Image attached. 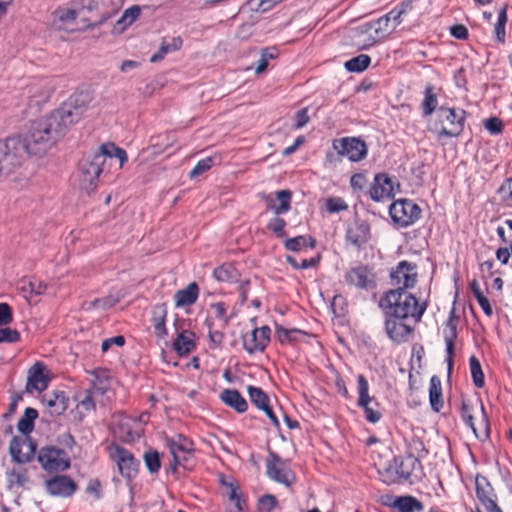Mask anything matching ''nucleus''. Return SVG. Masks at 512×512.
I'll return each instance as SVG.
<instances>
[{"label":"nucleus","mask_w":512,"mask_h":512,"mask_svg":"<svg viewBox=\"0 0 512 512\" xmlns=\"http://www.w3.org/2000/svg\"><path fill=\"white\" fill-rule=\"evenodd\" d=\"M60 117L51 112L47 117L31 123L25 136L9 137L0 141L11 159L12 172L20 167L29 155L45 154L68 130Z\"/></svg>","instance_id":"f257e3e1"},{"label":"nucleus","mask_w":512,"mask_h":512,"mask_svg":"<svg viewBox=\"0 0 512 512\" xmlns=\"http://www.w3.org/2000/svg\"><path fill=\"white\" fill-rule=\"evenodd\" d=\"M379 307L385 315V331L388 337L397 343L406 342L414 328L408 324V319L414 323L421 320L427 303H419L418 299L403 288L389 290L381 297Z\"/></svg>","instance_id":"f03ea898"},{"label":"nucleus","mask_w":512,"mask_h":512,"mask_svg":"<svg viewBox=\"0 0 512 512\" xmlns=\"http://www.w3.org/2000/svg\"><path fill=\"white\" fill-rule=\"evenodd\" d=\"M394 29L385 16L361 24L354 29L355 44L361 50L368 49L388 36Z\"/></svg>","instance_id":"7ed1b4c3"},{"label":"nucleus","mask_w":512,"mask_h":512,"mask_svg":"<svg viewBox=\"0 0 512 512\" xmlns=\"http://www.w3.org/2000/svg\"><path fill=\"white\" fill-rule=\"evenodd\" d=\"M106 161L101 149L89 154L79 163V185L87 193L95 191L98 187L100 175Z\"/></svg>","instance_id":"20e7f679"},{"label":"nucleus","mask_w":512,"mask_h":512,"mask_svg":"<svg viewBox=\"0 0 512 512\" xmlns=\"http://www.w3.org/2000/svg\"><path fill=\"white\" fill-rule=\"evenodd\" d=\"M465 114L464 110L441 106L437 113L440 127L437 128L436 123L435 128H430V130L436 134L439 140L443 137H458L464 130Z\"/></svg>","instance_id":"39448f33"},{"label":"nucleus","mask_w":512,"mask_h":512,"mask_svg":"<svg viewBox=\"0 0 512 512\" xmlns=\"http://www.w3.org/2000/svg\"><path fill=\"white\" fill-rule=\"evenodd\" d=\"M90 101L91 97L88 92H76L54 112L65 121V125L69 128L81 119Z\"/></svg>","instance_id":"423d86ee"},{"label":"nucleus","mask_w":512,"mask_h":512,"mask_svg":"<svg viewBox=\"0 0 512 512\" xmlns=\"http://www.w3.org/2000/svg\"><path fill=\"white\" fill-rule=\"evenodd\" d=\"M37 461L47 473L63 472L71 465L68 453L55 446L41 447L37 452Z\"/></svg>","instance_id":"0eeeda50"},{"label":"nucleus","mask_w":512,"mask_h":512,"mask_svg":"<svg viewBox=\"0 0 512 512\" xmlns=\"http://www.w3.org/2000/svg\"><path fill=\"white\" fill-rule=\"evenodd\" d=\"M389 214L398 227L404 228L412 225L420 218L421 209L411 200L400 199L390 205Z\"/></svg>","instance_id":"6e6552de"},{"label":"nucleus","mask_w":512,"mask_h":512,"mask_svg":"<svg viewBox=\"0 0 512 512\" xmlns=\"http://www.w3.org/2000/svg\"><path fill=\"white\" fill-rule=\"evenodd\" d=\"M265 464L266 474L270 479L287 487L295 482V475L288 461L282 459L277 453L269 451Z\"/></svg>","instance_id":"1a4fd4ad"},{"label":"nucleus","mask_w":512,"mask_h":512,"mask_svg":"<svg viewBox=\"0 0 512 512\" xmlns=\"http://www.w3.org/2000/svg\"><path fill=\"white\" fill-rule=\"evenodd\" d=\"M333 148L340 156H346L352 162L366 158L368 148L366 143L357 137H344L333 141Z\"/></svg>","instance_id":"9d476101"},{"label":"nucleus","mask_w":512,"mask_h":512,"mask_svg":"<svg viewBox=\"0 0 512 512\" xmlns=\"http://www.w3.org/2000/svg\"><path fill=\"white\" fill-rule=\"evenodd\" d=\"M9 452L14 462L24 464L36 453V443L29 436H14L10 441Z\"/></svg>","instance_id":"9b49d317"},{"label":"nucleus","mask_w":512,"mask_h":512,"mask_svg":"<svg viewBox=\"0 0 512 512\" xmlns=\"http://www.w3.org/2000/svg\"><path fill=\"white\" fill-rule=\"evenodd\" d=\"M394 181L385 173L375 175L370 185L369 195L375 202L390 200L394 197Z\"/></svg>","instance_id":"f8f14e48"},{"label":"nucleus","mask_w":512,"mask_h":512,"mask_svg":"<svg viewBox=\"0 0 512 512\" xmlns=\"http://www.w3.org/2000/svg\"><path fill=\"white\" fill-rule=\"evenodd\" d=\"M45 489L51 496L70 497L77 490L76 482L66 475H56L44 482Z\"/></svg>","instance_id":"ddd939ff"},{"label":"nucleus","mask_w":512,"mask_h":512,"mask_svg":"<svg viewBox=\"0 0 512 512\" xmlns=\"http://www.w3.org/2000/svg\"><path fill=\"white\" fill-rule=\"evenodd\" d=\"M111 457L117 463L120 474L126 478H132L138 471L139 462L127 449L116 445L111 452Z\"/></svg>","instance_id":"4468645a"},{"label":"nucleus","mask_w":512,"mask_h":512,"mask_svg":"<svg viewBox=\"0 0 512 512\" xmlns=\"http://www.w3.org/2000/svg\"><path fill=\"white\" fill-rule=\"evenodd\" d=\"M393 284L398 285V288H412L417 282L416 265L408 262L401 261L397 267L390 273Z\"/></svg>","instance_id":"2eb2a0df"},{"label":"nucleus","mask_w":512,"mask_h":512,"mask_svg":"<svg viewBox=\"0 0 512 512\" xmlns=\"http://www.w3.org/2000/svg\"><path fill=\"white\" fill-rule=\"evenodd\" d=\"M345 282L358 289L375 287V275L365 265H358L349 269L344 275Z\"/></svg>","instance_id":"dca6fc26"},{"label":"nucleus","mask_w":512,"mask_h":512,"mask_svg":"<svg viewBox=\"0 0 512 512\" xmlns=\"http://www.w3.org/2000/svg\"><path fill=\"white\" fill-rule=\"evenodd\" d=\"M166 445L173 456L174 469L177 465H182L187 461L193 451L192 442L183 435L167 439Z\"/></svg>","instance_id":"f3484780"},{"label":"nucleus","mask_w":512,"mask_h":512,"mask_svg":"<svg viewBox=\"0 0 512 512\" xmlns=\"http://www.w3.org/2000/svg\"><path fill=\"white\" fill-rule=\"evenodd\" d=\"M394 459L400 483L405 481L413 482V478H419L422 470V464L418 458L408 455L406 457H395Z\"/></svg>","instance_id":"a211bd4d"},{"label":"nucleus","mask_w":512,"mask_h":512,"mask_svg":"<svg viewBox=\"0 0 512 512\" xmlns=\"http://www.w3.org/2000/svg\"><path fill=\"white\" fill-rule=\"evenodd\" d=\"M476 496L487 512H501L495 501L494 489L488 479L477 475L475 479Z\"/></svg>","instance_id":"6ab92c4d"},{"label":"nucleus","mask_w":512,"mask_h":512,"mask_svg":"<svg viewBox=\"0 0 512 512\" xmlns=\"http://www.w3.org/2000/svg\"><path fill=\"white\" fill-rule=\"evenodd\" d=\"M271 330L268 326L254 328L250 334L243 336V347L252 354L256 351H264L270 341Z\"/></svg>","instance_id":"aec40b11"},{"label":"nucleus","mask_w":512,"mask_h":512,"mask_svg":"<svg viewBox=\"0 0 512 512\" xmlns=\"http://www.w3.org/2000/svg\"><path fill=\"white\" fill-rule=\"evenodd\" d=\"M480 409L482 413V419L480 421L479 427L475 426L473 415L471 414V407L468 403L462 402L461 405V416L464 423L471 428L476 438L483 440L488 437L489 432V424L488 417L486 415L484 406L480 403Z\"/></svg>","instance_id":"412c9836"},{"label":"nucleus","mask_w":512,"mask_h":512,"mask_svg":"<svg viewBox=\"0 0 512 512\" xmlns=\"http://www.w3.org/2000/svg\"><path fill=\"white\" fill-rule=\"evenodd\" d=\"M292 193L289 190H279L275 194L264 197L267 209L277 216L288 212L291 208Z\"/></svg>","instance_id":"4be33fe9"},{"label":"nucleus","mask_w":512,"mask_h":512,"mask_svg":"<svg viewBox=\"0 0 512 512\" xmlns=\"http://www.w3.org/2000/svg\"><path fill=\"white\" fill-rule=\"evenodd\" d=\"M45 365L41 362H36L28 371L26 391L32 393L33 391H44L49 383V378L44 374Z\"/></svg>","instance_id":"5701e85b"},{"label":"nucleus","mask_w":512,"mask_h":512,"mask_svg":"<svg viewBox=\"0 0 512 512\" xmlns=\"http://www.w3.org/2000/svg\"><path fill=\"white\" fill-rule=\"evenodd\" d=\"M370 239V227L365 221H355L346 231V241L361 249Z\"/></svg>","instance_id":"b1692460"},{"label":"nucleus","mask_w":512,"mask_h":512,"mask_svg":"<svg viewBox=\"0 0 512 512\" xmlns=\"http://www.w3.org/2000/svg\"><path fill=\"white\" fill-rule=\"evenodd\" d=\"M69 399L64 391H53L42 397V403L51 416H60L68 408Z\"/></svg>","instance_id":"393cba45"},{"label":"nucleus","mask_w":512,"mask_h":512,"mask_svg":"<svg viewBox=\"0 0 512 512\" xmlns=\"http://www.w3.org/2000/svg\"><path fill=\"white\" fill-rule=\"evenodd\" d=\"M458 337L457 326L455 323V313L454 310L450 312L449 318L446 322V328L444 329V340L446 344V353H447V363L449 371L452 369L453 365V355L455 348V341Z\"/></svg>","instance_id":"a878e982"},{"label":"nucleus","mask_w":512,"mask_h":512,"mask_svg":"<svg viewBox=\"0 0 512 512\" xmlns=\"http://www.w3.org/2000/svg\"><path fill=\"white\" fill-rule=\"evenodd\" d=\"M152 325L154 333L158 338H164L167 335L165 326L167 316V306L165 303H159L152 307Z\"/></svg>","instance_id":"bb28decb"},{"label":"nucleus","mask_w":512,"mask_h":512,"mask_svg":"<svg viewBox=\"0 0 512 512\" xmlns=\"http://www.w3.org/2000/svg\"><path fill=\"white\" fill-rule=\"evenodd\" d=\"M221 401L238 413L247 410L248 404L241 393L236 389H224L220 394Z\"/></svg>","instance_id":"cd10ccee"},{"label":"nucleus","mask_w":512,"mask_h":512,"mask_svg":"<svg viewBox=\"0 0 512 512\" xmlns=\"http://www.w3.org/2000/svg\"><path fill=\"white\" fill-rule=\"evenodd\" d=\"M199 294V288L196 282L189 283L184 289L178 290L174 295L175 306L185 307L193 305Z\"/></svg>","instance_id":"c85d7f7f"},{"label":"nucleus","mask_w":512,"mask_h":512,"mask_svg":"<svg viewBox=\"0 0 512 512\" xmlns=\"http://www.w3.org/2000/svg\"><path fill=\"white\" fill-rule=\"evenodd\" d=\"M392 507L399 512H422L424 505L413 496H398L392 503Z\"/></svg>","instance_id":"c756f323"},{"label":"nucleus","mask_w":512,"mask_h":512,"mask_svg":"<svg viewBox=\"0 0 512 512\" xmlns=\"http://www.w3.org/2000/svg\"><path fill=\"white\" fill-rule=\"evenodd\" d=\"M193 336V333L188 332L186 330L180 332L177 335L173 343V348L179 356L187 355L195 349L196 345Z\"/></svg>","instance_id":"7c9ffc66"},{"label":"nucleus","mask_w":512,"mask_h":512,"mask_svg":"<svg viewBox=\"0 0 512 512\" xmlns=\"http://www.w3.org/2000/svg\"><path fill=\"white\" fill-rule=\"evenodd\" d=\"M429 401H430L431 408L435 412H439L442 409V407H443V399H442L441 380L436 375H433L430 378Z\"/></svg>","instance_id":"2f4dec72"},{"label":"nucleus","mask_w":512,"mask_h":512,"mask_svg":"<svg viewBox=\"0 0 512 512\" xmlns=\"http://www.w3.org/2000/svg\"><path fill=\"white\" fill-rule=\"evenodd\" d=\"M275 333L281 344L296 342L307 336V333L297 328L287 329L281 325H275Z\"/></svg>","instance_id":"473e14b6"},{"label":"nucleus","mask_w":512,"mask_h":512,"mask_svg":"<svg viewBox=\"0 0 512 512\" xmlns=\"http://www.w3.org/2000/svg\"><path fill=\"white\" fill-rule=\"evenodd\" d=\"M229 488L230 491L228 498L230 500V504L227 508V512H246V503L244 499H242L240 487L237 484L230 483Z\"/></svg>","instance_id":"72a5a7b5"},{"label":"nucleus","mask_w":512,"mask_h":512,"mask_svg":"<svg viewBox=\"0 0 512 512\" xmlns=\"http://www.w3.org/2000/svg\"><path fill=\"white\" fill-rule=\"evenodd\" d=\"M316 240L310 235H300L297 237L289 238L284 242V247L293 252H299L304 248H314Z\"/></svg>","instance_id":"f704fd0d"},{"label":"nucleus","mask_w":512,"mask_h":512,"mask_svg":"<svg viewBox=\"0 0 512 512\" xmlns=\"http://www.w3.org/2000/svg\"><path fill=\"white\" fill-rule=\"evenodd\" d=\"M6 479L10 487H24L29 482V475L26 468L13 467L6 472Z\"/></svg>","instance_id":"c9c22d12"},{"label":"nucleus","mask_w":512,"mask_h":512,"mask_svg":"<svg viewBox=\"0 0 512 512\" xmlns=\"http://www.w3.org/2000/svg\"><path fill=\"white\" fill-rule=\"evenodd\" d=\"M438 105L437 94L432 85H427L424 91V99L421 103L422 113L424 116H430L436 110Z\"/></svg>","instance_id":"e433bc0d"},{"label":"nucleus","mask_w":512,"mask_h":512,"mask_svg":"<svg viewBox=\"0 0 512 512\" xmlns=\"http://www.w3.org/2000/svg\"><path fill=\"white\" fill-rule=\"evenodd\" d=\"M110 388V377L106 371H99L93 373L90 390L96 395H104Z\"/></svg>","instance_id":"4c0bfd02"},{"label":"nucleus","mask_w":512,"mask_h":512,"mask_svg":"<svg viewBox=\"0 0 512 512\" xmlns=\"http://www.w3.org/2000/svg\"><path fill=\"white\" fill-rule=\"evenodd\" d=\"M38 417L36 409L28 407L25 409L23 416L17 423V429L24 435L28 436L34 429V421Z\"/></svg>","instance_id":"58836bf2"},{"label":"nucleus","mask_w":512,"mask_h":512,"mask_svg":"<svg viewBox=\"0 0 512 512\" xmlns=\"http://www.w3.org/2000/svg\"><path fill=\"white\" fill-rule=\"evenodd\" d=\"M105 161L107 158H117L120 162V167L128 160L127 153L124 149L117 147L114 143H103L100 146Z\"/></svg>","instance_id":"ea45409f"},{"label":"nucleus","mask_w":512,"mask_h":512,"mask_svg":"<svg viewBox=\"0 0 512 512\" xmlns=\"http://www.w3.org/2000/svg\"><path fill=\"white\" fill-rule=\"evenodd\" d=\"M141 8L137 5L131 6L124 11L120 19L116 22L119 32H123L128 26L134 23L140 16Z\"/></svg>","instance_id":"a19ab883"},{"label":"nucleus","mask_w":512,"mask_h":512,"mask_svg":"<svg viewBox=\"0 0 512 512\" xmlns=\"http://www.w3.org/2000/svg\"><path fill=\"white\" fill-rule=\"evenodd\" d=\"M182 44L183 41L180 37H174L171 43H166L163 41L159 50L151 56L150 62L156 63L162 60L167 53L180 49Z\"/></svg>","instance_id":"79ce46f5"},{"label":"nucleus","mask_w":512,"mask_h":512,"mask_svg":"<svg viewBox=\"0 0 512 512\" xmlns=\"http://www.w3.org/2000/svg\"><path fill=\"white\" fill-rule=\"evenodd\" d=\"M247 392L251 403L258 409H265L269 405V397L260 387L249 385Z\"/></svg>","instance_id":"37998d69"},{"label":"nucleus","mask_w":512,"mask_h":512,"mask_svg":"<svg viewBox=\"0 0 512 512\" xmlns=\"http://www.w3.org/2000/svg\"><path fill=\"white\" fill-rule=\"evenodd\" d=\"M213 278L219 282H232L237 279V270L231 264H223L213 271Z\"/></svg>","instance_id":"c03bdc74"},{"label":"nucleus","mask_w":512,"mask_h":512,"mask_svg":"<svg viewBox=\"0 0 512 512\" xmlns=\"http://www.w3.org/2000/svg\"><path fill=\"white\" fill-rule=\"evenodd\" d=\"M371 63V58L366 54H360L356 57H353L345 62L344 67L349 72L360 73L368 68Z\"/></svg>","instance_id":"a18cd8bd"},{"label":"nucleus","mask_w":512,"mask_h":512,"mask_svg":"<svg viewBox=\"0 0 512 512\" xmlns=\"http://www.w3.org/2000/svg\"><path fill=\"white\" fill-rule=\"evenodd\" d=\"M469 366L474 386L477 388H482L485 384L484 373L476 356L473 355L470 357Z\"/></svg>","instance_id":"49530a36"},{"label":"nucleus","mask_w":512,"mask_h":512,"mask_svg":"<svg viewBox=\"0 0 512 512\" xmlns=\"http://www.w3.org/2000/svg\"><path fill=\"white\" fill-rule=\"evenodd\" d=\"M381 479L386 484L400 483L398 471L396 468L395 459L389 462L383 471L380 472Z\"/></svg>","instance_id":"de8ad7c7"},{"label":"nucleus","mask_w":512,"mask_h":512,"mask_svg":"<svg viewBox=\"0 0 512 512\" xmlns=\"http://www.w3.org/2000/svg\"><path fill=\"white\" fill-rule=\"evenodd\" d=\"M507 23V5H505L498 13L497 23L495 25V37L500 43L505 42V26Z\"/></svg>","instance_id":"09e8293b"},{"label":"nucleus","mask_w":512,"mask_h":512,"mask_svg":"<svg viewBox=\"0 0 512 512\" xmlns=\"http://www.w3.org/2000/svg\"><path fill=\"white\" fill-rule=\"evenodd\" d=\"M358 394L359 398L357 405H364L366 401H374V397L369 395V384L364 375L360 374L357 377Z\"/></svg>","instance_id":"8fccbe9b"},{"label":"nucleus","mask_w":512,"mask_h":512,"mask_svg":"<svg viewBox=\"0 0 512 512\" xmlns=\"http://www.w3.org/2000/svg\"><path fill=\"white\" fill-rule=\"evenodd\" d=\"M215 318L220 321V328L225 329L230 323V317L227 315V307L223 302H217L210 305Z\"/></svg>","instance_id":"3c124183"},{"label":"nucleus","mask_w":512,"mask_h":512,"mask_svg":"<svg viewBox=\"0 0 512 512\" xmlns=\"http://www.w3.org/2000/svg\"><path fill=\"white\" fill-rule=\"evenodd\" d=\"M501 204L512 207V178L507 179L497 190Z\"/></svg>","instance_id":"603ef678"},{"label":"nucleus","mask_w":512,"mask_h":512,"mask_svg":"<svg viewBox=\"0 0 512 512\" xmlns=\"http://www.w3.org/2000/svg\"><path fill=\"white\" fill-rule=\"evenodd\" d=\"M96 394L93 390L87 389L83 393H79L77 396L78 406L85 411H91L95 408L94 397Z\"/></svg>","instance_id":"864d4df0"},{"label":"nucleus","mask_w":512,"mask_h":512,"mask_svg":"<svg viewBox=\"0 0 512 512\" xmlns=\"http://www.w3.org/2000/svg\"><path fill=\"white\" fill-rule=\"evenodd\" d=\"M145 465L150 473H157L161 468L160 455L157 451H150L144 454Z\"/></svg>","instance_id":"5fc2aeb1"},{"label":"nucleus","mask_w":512,"mask_h":512,"mask_svg":"<svg viewBox=\"0 0 512 512\" xmlns=\"http://www.w3.org/2000/svg\"><path fill=\"white\" fill-rule=\"evenodd\" d=\"M374 402L376 406L378 403L374 401H366L364 405H358L364 410L365 419L370 423H377L381 419V413L378 409L370 406V403Z\"/></svg>","instance_id":"6e6d98bb"},{"label":"nucleus","mask_w":512,"mask_h":512,"mask_svg":"<svg viewBox=\"0 0 512 512\" xmlns=\"http://www.w3.org/2000/svg\"><path fill=\"white\" fill-rule=\"evenodd\" d=\"M213 163L214 160L212 157H206L204 159L199 160L195 167L190 171V178L198 177L204 172L208 171L212 167Z\"/></svg>","instance_id":"4d7b16f0"},{"label":"nucleus","mask_w":512,"mask_h":512,"mask_svg":"<svg viewBox=\"0 0 512 512\" xmlns=\"http://www.w3.org/2000/svg\"><path fill=\"white\" fill-rule=\"evenodd\" d=\"M285 226V220L276 215L268 222L267 229L276 234L277 237L281 238L285 236Z\"/></svg>","instance_id":"13d9d810"},{"label":"nucleus","mask_w":512,"mask_h":512,"mask_svg":"<svg viewBox=\"0 0 512 512\" xmlns=\"http://www.w3.org/2000/svg\"><path fill=\"white\" fill-rule=\"evenodd\" d=\"M347 209V203L340 197H331L326 201V210L329 213H339Z\"/></svg>","instance_id":"bf43d9fd"},{"label":"nucleus","mask_w":512,"mask_h":512,"mask_svg":"<svg viewBox=\"0 0 512 512\" xmlns=\"http://www.w3.org/2000/svg\"><path fill=\"white\" fill-rule=\"evenodd\" d=\"M276 504L275 496L266 494L259 498L257 507L260 512H270L275 508Z\"/></svg>","instance_id":"052dcab7"},{"label":"nucleus","mask_w":512,"mask_h":512,"mask_svg":"<svg viewBox=\"0 0 512 512\" xmlns=\"http://www.w3.org/2000/svg\"><path fill=\"white\" fill-rule=\"evenodd\" d=\"M6 148L0 145V178L12 173L11 159L6 156Z\"/></svg>","instance_id":"680f3d73"},{"label":"nucleus","mask_w":512,"mask_h":512,"mask_svg":"<svg viewBox=\"0 0 512 512\" xmlns=\"http://www.w3.org/2000/svg\"><path fill=\"white\" fill-rule=\"evenodd\" d=\"M20 339V333L9 327L0 328V343H16Z\"/></svg>","instance_id":"e2e57ef3"},{"label":"nucleus","mask_w":512,"mask_h":512,"mask_svg":"<svg viewBox=\"0 0 512 512\" xmlns=\"http://www.w3.org/2000/svg\"><path fill=\"white\" fill-rule=\"evenodd\" d=\"M484 126L492 135L501 134L504 129L502 120L497 117H491L485 120Z\"/></svg>","instance_id":"0e129e2a"},{"label":"nucleus","mask_w":512,"mask_h":512,"mask_svg":"<svg viewBox=\"0 0 512 512\" xmlns=\"http://www.w3.org/2000/svg\"><path fill=\"white\" fill-rule=\"evenodd\" d=\"M151 141L152 145L158 146L160 149L165 150L166 148L172 145L173 135L170 133H164L156 137H153Z\"/></svg>","instance_id":"69168bd1"},{"label":"nucleus","mask_w":512,"mask_h":512,"mask_svg":"<svg viewBox=\"0 0 512 512\" xmlns=\"http://www.w3.org/2000/svg\"><path fill=\"white\" fill-rule=\"evenodd\" d=\"M206 324L209 329V339L213 346H220L224 340V333L220 330H213V323L207 319Z\"/></svg>","instance_id":"338daca9"},{"label":"nucleus","mask_w":512,"mask_h":512,"mask_svg":"<svg viewBox=\"0 0 512 512\" xmlns=\"http://www.w3.org/2000/svg\"><path fill=\"white\" fill-rule=\"evenodd\" d=\"M55 15L62 23L73 22L77 17V13L75 10L67 8L56 10Z\"/></svg>","instance_id":"774afa93"}]
</instances>
